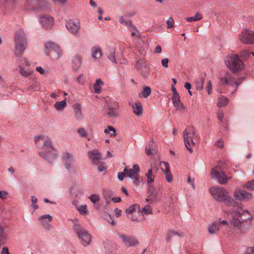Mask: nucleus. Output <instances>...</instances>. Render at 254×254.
Returning <instances> with one entry per match:
<instances>
[{
    "label": "nucleus",
    "mask_w": 254,
    "mask_h": 254,
    "mask_svg": "<svg viewBox=\"0 0 254 254\" xmlns=\"http://www.w3.org/2000/svg\"><path fill=\"white\" fill-rule=\"evenodd\" d=\"M227 213L232 215L231 223L235 228L239 230L241 233H245L248 230L252 218L249 211L237 208L236 210L228 211Z\"/></svg>",
    "instance_id": "obj_1"
},
{
    "label": "nucleus",
    "mask_w": 254,
    "mask_h": 254,
    "mask_svg": "<svg viewBox=\"0 0 254 254\" xmlns=\"http://www.w3.org/2000/svg\"><path fill=\"white\" fill-rule=\"evenodd\" d=\"M35 144L42 150L39 152L40 155L50 163H52L57 157L52 141L49 137L45 135H38L34 137Z\"/></svg>",
    "instance_id": "obj_2"
},
{
    "label": "nucleus",
    "mask_w": 254,
    "mask_h": 254,
    "mask_svg": "<svg viewBox=\"0 0 254 254\" xmlns=\"http://www.w3.org/2000/svg\"><path fill=\"white\" fill-rule=\"evenodd\" d=\"M213 198L218 202H222L228 206H235L237 202L232 198L228 191L222 187H212L209 189Z\"/></svg>",
    "instance_id": "obj_3"
},
{
    "label": "nucleus",
    "mask_w": 254,
    "mask_h": 254,
    "mask_svg": "<svg viewBox=\"0 0 254 254\" xmlns=\"http://www.w3.org/2000/svg\"><path fill=\"white\" fill-rule=\"evenodd\" d=\"M26 35L22 30L17 31L15 36V54L21 55L27 46Z\"/></svg>",
    "instance_id": "obj_4"
},
{
    "label": "nucleus",
    "mask_w": 254,
    "mask_h": 254,
    "mask_svg": "<svg viewBox=\"0 0 254 254\" xmlns=\"http://www.w3.org/2000/svg\"><path fill=\"white\" fill-rule=\"evenodd\" d=\"M103 197L105 200L106 205L103 207V210L101 212V216L102 219L110 222L111 219V215L109 213L110 207L108 206L111 202V190L109 188H105L103 189Z\"/></svg>",
    "instance_id": "obj_5"
},
{
    "label": "nucleus",
    "mask_w": 254,
    "mask_h": 254,
    "mask_svg": "<svg viewBox=\"0 0 254 254\" xmlns=\"http://www.w3.org/2000/svg\"><path fill=\"white\" fill-rule=\"evenodd\" d=\"M73 230L83 246L86 247L90 244L91 240V235L83 227L79 224H75L73 226Z\"/></svg>",
    "instance_id": "obj_6"
},
{
    "label": "nucleus",
    "mask_w": 254,
    "mask_h": 254,
    "mask_svg": "<svg viewBox=\"0 0 254 254\" xmlns=\"http://www.w3.org/2000/svg\"><path fill=\"white\" fill-rule=\"evenodd\" d=\"M225 63L233 73L240 71L244 68L243 63L238 58L237 55L227 57Z\"/></svg>",
    "instance_id": "obj_7"
},
{
    "label": "nucleus",
    "mask_w": 254,
    "mask_h": 254,
    "mask_svg": "<svg viewBox=\"0 0 254 254\" xmlns=\"http://www.w3.org/2000/svg\"><path fill=\"white\" fill-rule=\"evenodd\" d=\"M195 133V132L194 128L190 127H187L184 131L183 136L185 145L190 153H192L193 150L192 148L195 145L193 141V137Z\"/></svg>",
    "instance_id": "obj_8"
},
{
    "label": "nucleus",
    "mask_w": 254,
    "mask_h": 254,
    "mask_svg": "<svg viewBox=\"0 0 254 254\" xmlns=\"http://www.w3.org/2000/svg\"><path fill=\"white\" fill-rule=\"evenodd\" d=\"M124 171L126 172V177L131 179L135 185L139 186L142 182V178L138 174L140 169L137 164L133 165V169L125 168Z\"/></svg>",
    "instance_id": "obj_9"
},
{
    "label": "nucleus",
    "mask_w": 254,
    "mask_h": 254,
    "mask_svg": "<svg viewBox=\"0 0 254 254\" xmlns=\"http://www.w3.org/2000/svg\"><path fill=\"white\" fill-rule=\"evenodd\" d=\"M45 52L47 56L51 55L55 59H59L62 55V51L59 46L51 42L45 44Z\"/></svg>",
    "instance_id": "obj_10"
},
{
    "label": "nucleus",
    "mask_w": 254,
    "mask_h": 254,
    "mask_svg": "<svg viewBox=\"0 0 254 254\" xmlns=\"http://www.w3.org/2000/svg\"><path fill=\"white\" fill-rule=\"evenodd\" d=\"M240 40L246 44H254V32L252 30L243 29L239 35Z\"/></svg>",
    "instance_id": "obj_11"
},
{
    "label": "nucleus",
    "mask_w": 254,
    "mask_h": 254,
    "mask_svg": "<svg viewBox=\"0 0 254 254\" xmlns=\"http://www.w3.org/2000/svg\"><path fill=\"white\" fill-rule=\"evenodd\" d=\"M62 160L65 169L69 173L74 171L73 163L75 160L72 154L69 152H66L62 156Z\"/></svg>",
    "instance_id": "obj_12"
},
{
    "label": "nucleus",
    "mask_w": 254,
    "mask_h": 254,
    "mask_svg": "<svg viewBox=\"0 0 254 254\" xmlns=\"http://www.w3.org/2000/svg\"><path fill=\"white\" fill-rule=\"evenodd\" d=\"M25 6L26 9H31L35 11H43L47 8L46 2L45 1H42L39 3L33 2L32 0H27Z\"/></svg>",
    "instance_id": "obj_13"
},
{
    "label": "nucleus",
    "mask_w": 254,
    "mask_h": 254,
    "mask_svg": "<svg viewBox=\"0 0 254 254\" xmlns=\"http://www.w3.org/2000/svg\"><path fill=\"white\" fill-rule=\"evenodd\" d=\"M212 177L215 178L219 183L222 185H225L228 183V181L231 177H227L226 174L221 171H216L213 169L211 172Z\"/></svg>",
    "instance_id": "obj_14"
},
{
    "label": "nucleus",
    "mask_w": 254,
    "mask_h": 254,
    "mask_svg": "<svg viewBox=\"0 0 254 254\" xmlns=\"http://www.w3.org/2000/svg\"><path fill=\"white\" fill-rule=\"evenodd\" d=\"M118 235L122 239L123 243L127 247H134L139 244L138 241L134 236H126L119 233Z\"/></svg>",
    "instance_id": "obj_15"
},
{
    "label": "nucleus",
    "mask_w": 254,
    "mask_h": 254,
    "mask_svg": "<svg viewBox=\"0 0 254 254\" xmlns=\"http://www.w3.org/2000/svg\"><path fill=\"white\" fill-rule=\"evenodd\" d=\"M67 29L72 34H76L78 33L79 27L80 23L79 21L69 20L65 24Z\"/></svg>",
    "instance_id": "obj_16"
},
{
    "label": "nucleus",
    "mask_w": 254,
    "mask_h": 254,
    "mask_svg": "<svg viewBox=\"0 0 254 254\" xmlns=\"http://www.w3.org/2000/svg\"><path fill=\"white\" fill-rule=\"evenodd\" d=\"M53 21V18L49 15H43L40 17V22L42 27L46 29L52 28Z\"/></svg>",
    "instance_id": "obj_17"
},
{
    "label": "nucleus",
    "mask_w": 254,
    "mask_h": 254,
    "mask_svg": "<svg viewBox=\"0 0 254 254\" xmlns=\"http://www.w3.org/2000/svg\"><path fill=\"white\" fill-rule=\"evenodd\" d=\"M89 158L93 164H98L102 160V155L98 150H93L88 152Z\"/></svg>",
    "instance_id": "obj_18"
},
{
    "label": "nucleus",
    "mask_w": 254,
    "mask_h": 254,
    "mask_svg": "<svg viewBox=\"0 0 254 254\" xmlns=\"http://www.w3.org/2000/svg\"><path fill=\"white\" fill-rule=\"evenodd\" d=\"M160 163L161 164L163 165V166H161V169L165 176L166 181L169 183L171 182L172 181L173 178L172 174L170 171L169 163L164 161L161 162Z\"/></svg>",
    "instance_id": "obj_19"
},
{
    "label": "nucleus",
    "mask_w": 254,
    "mask_h": 254,
    "mask_svg": "<svg viewBox=\"0 0 254 254\" xmlns=\"http://www.w3.org/2000/svg\"><path fill=\"white\" fill-rule=\"evenodd\" d=\"M148 196L146 198V201H150L151 203L155 202L157 197V192L155 188L152 185L148 186Z\"/></svg>",
    "instance_id": "obj_20"
},
{
    "label": "nucleus",
    "mask_w": 254,
    "mask_h": 254,
    "mask_svg": "<svg viewBox=\"0 0 254 254\" xmlns=\"http://www.w3.org/2000/svg\"><path fill=\"white\" fill-rule=\"evenodd\" d=\"M41 221L42 226L46 229L49 230L50 228V223L52 220V217L50 214L42 215L38 218Z\"/></svg>",
    "instance_id": "obj_21"
},
{
    "label": "nucleus",
    "mask_w": 254,
    "mask_h": 254,
    "mask_svg": "<svg viewBox=\"0 0 254 254\" xmlns=\"http://www.w3.org/2000/svg\"><path fill=\"white\" fill-rule=\"evenodd\" d=\"M208 231L210 235H217L220 230V223L214 221L208 226Z\"/></svg>",
    "instance_id": "obj_22"
},
{
    "label": "nucleus",
    "mask_w": 254,
    "mask_h": 254,
    "mask_svg": "<svg viewBox=\"0 0 254 254\" xmlns=\"http://www.w3.org/2000/svg\"><path fill=\"white\" fill-rule=\"evenodd\" d=\"M173 104L176 110L179 111L185 110V107L180 101V96L179 95L172 96Z\"/></svg>",
    "instance_id": "obj_23"
},
{
    "label": "nucleus",
    "mask_w": 254,
    "mask_h": 254,
    "mask_svg": "<svg viewBox=\"0 0 254 254\" xmlns=\"http://www.w3.org/2000/svg\"><path fill=\"white\" fill-rule=\"evenodd\" d=\"M235 81V78L230 73H227L225 76L222 77L220 79V83L221 84H232Z\"/></svg>",
    "instance_id": "obj_24"
},
{
    "label": "nucleus",
    "mask_w": 254,
    "mask_h": 254,
    "mask_svg": "<svg viewBox=\"0 0 254 254\" xmlns=\"http://www.w3.org/2000/svg\"><path fill=\"white\" fill-rule=\"evenodd\" d=\"M8 234L7 228L2 225H0V244L1 245H4L7 240Z\"/></svg>",
    "instance_id": "obj_25"
},
{
    "label": "nucleus",
    "mask_w": 254,
    "mask_h": 254,
    "mask_svg": "<svg viewBox=\"0 0 254 254\" xmlns=\"http://www.w3.org/2000/svg\"><path fill=\"white\" fill-rule=\"evenodd\" d=\"M145 153L148 156L154 155V154L156 153V151L155 149V146L154 145L153 139L149 141L148 142L147 145L146 146Z\"/></svg>",
    "instance_id": "obj_26"
},
{
    "label": "nucleus",
    "mask_w": 254,
    "mask_h": 254,
    "mask_svg": "<svg viewBox=\"0 0 254 254\" xmlns=\"http://www.w3.org/2000/svg\"><path fill=\"white\" fill-rule=\"evenodd\" d=\"M154 171V174L157 171V168L153 167L149 169L147 172L145 174V176L147 178V181L148 184H151L154 182V175L153 174V171Z\"/></svg>",
    "instance_id": "obj_27"
},
{
    "label": "nucleus",
    "mask_w": 254,
    "mask_h": 254,
    "mask_svg": "<svg viewBox=\"0 0 254 254\" xmlns=\"http://www.w3.org/2000/svg\"><path fill=\"white\" fill-rule=\"evenodd\" d=\"M0 3L8 9H14L16 7V0H0Z\"/></svg>",
    "instance_id": "obj_28"
},
{
    "label": "nucleus",
    "mask_w": 254,
    "mask_h": 254,
    "mask_svg": "<svg viewBox=\"0 0 254 254\" xmlns=\"http://www.w3.org/2000/svg\"><path fill=\"white\" fill-rule=\"evenodd\" d=\"M74 110V116L78 121H81L82 119V113L81 112V106L79 104H75L73 106Z\"/></svg>",
    "instance_id": "obj_29"
},
{
    "label": "nucleus",
    "mask_w": 254,
    "mask_h": 254,
    "mask_svg": "<svg viewBox=\"0 0 254 254\" xmlns=\"http://www.w3.org/2000/svg\"><path fill=\"white\" fill-rule=\"evenodd\" d=\"M115 137V140L112 142L115 146L118 148L120 143L122 139V136L116 133V129L112 127V138Z\"/></svg>",
    "instance_id": "obj_30"
},
{
    "label": "nucleus",
    "mask_w": 254,
    "mask_h": 254,
    "mask_svg": "<svg viewBox=\"0 0 254 254\" xmlns=\"http://www.w3.org/2000/svg\"><path fill=\"white\" fill-rule=\"evenodd\" d=\"M133 113L136 116H140L143 114V107L141 104L138 102L132 105Z\"/></svg>",
    "instance_id": "obj_31"
},
{
    "label": "nucleus",
    "mask_w": 254,
    "mask_h": 254,
    "mask_svg": "<svg viewBox=\"0 0 254 254\" xmlns=\"http://www.w3.org/2000/svg\"><path fill=\"white\" fill-rule=\"evenodd\" d=\"M90 201L94 204V206L96 209H99L100 205L97 203L100 200V195L97 194H93L89 197Z\"/></svg>",
    "instance_id": "obj_32"
},
{
    "label": "nucleus",
    "mask_w": 254,
    "mask_h": 254,
    "mask_svg": "<svg viewBox=\"0 0 254 254\" xmlns=\"http://www.w3.org/2000/svg\"><path fill=\"white\" fill-rule=\"evenodd\" d=\"M18 67L19 68L20 73L23 76L27 77L31 75L33 73V70H30L29 68L26 69L22 65L19 64Z\"/></svg>",
    "instance_id": "obj_33"
},
{
    "label": "nucleus",
    "mask_w": 254,
    "mask_h": 254,
    "mask_svg": "<svg viewBox=\"0 0 254 254\" xmlns=\"http://www.w3.org/2000/svg\"><path fill=\"white\" fill-rule=\"evenodd\" d=\"M91 52L92 57L94 59H97L101 56V50L98 47H93L91 49Z\"/></svg>",
    "instance_id": "obj_34"
},
{
    "label": "nucleus",
    "mask_w": 254,
    "mask_h": 254,
    "mask_svg": "<svg viewBox=\"0 0 254 254\" xmlns=\"http://www.w3.org/2000/svg\"><path fill=\"white\" fill-rule=\"evenodd\" d=\"M151 92V88L149 86H145L141 92L138 94L139 98H146L150 95Z\"/></svg>",
    "instance_id": "obj_35"
},
{
    "label": "nucleus",
    "mask_w": 254,
    "mask_h": 254,
    "mask_svg": "<svg viewBox=\"0 0 254 254\" xmlns=\"http://www.w3.org/2000/svg\"><path fill=\"white\" fill-rule=\"evenodd\" d=\"M103 84V82L102 80L100 78L96 80L95 83L93 85V88L94 92L97 94H99L101 92L102 89V85Z\"/></svg>",
    "instance_id": "obj_36"
},
{
    "label": "nucleus",
    "mask_w": 254,
    "mask_h": 254,
    "mask_svg": "<svg viewBox=\"0 0 254 254\" xmlns=\"http://www.w3.org/2000/svg\"><path fill=\"white\" fill-rule=\"evenodd\" d=\"M146 66H147V65L146 64L145 61L141 58L138 60L135 64V67L137 70L142 69L144 67L146 68Z\"/></svg>",
    "instance_id": "obj_37"
},
{
    "label": "nucleus",
    "mask_w": 254,
    "mask_h": 254,
    "mask_svg": "<svg viewBox=\"0 0 254 254\" xmlns=\"http://www.w3.org/2000/svg\"><path fill=\"white\" fill-rule=\"evenodd\" d=\"M66 106L65 100L62 101L57 102L55 104V107L58 111L63 110Z\"/></svg>",
    "instance_id": "obj_38"
},
{
    "label": "nucleus",
    "mask_w": 254,
    "mask_h": 254,
    "mask_svg": "<svg viewBox=\"0 0 254 254\" xmlns=\"http://www.w3.org/2000/svg\"><path fill=\"white\" fill-rule=\"evenodd\" d=\"M245 192V190H236L234 192L233 196L236 200H243L244 197L243 196Z\"/></svg>",
    "instance_id": "obj_39"
},
{
    "label": "nucleus",
    "mask_w": 254,
    "mask_h": 254,
    "mask_svg": "<svg viewBox=\"0 0 254 254\" xmlns=\"http://www.w3.org/2000/svg\"><path fill=\"white\" fill-rule=\"evenodd\" d=\"M72 62L74 64L73 67L78 69L81 64V59L79 56H76L73 58Z\"/></svg>",
    "instance_id": "obj_40"
},
{
    "label": "nucleus",
    "mask_w": 254,
    "mask_h": 254,
    "mask_svg": "<svg viewBox=\"0 0 254 254\" xmlns=\"http://www.w3.org/2000/svg\"><path fill=\"white\" fill-rule=\"evenodd\" d=\"M70 193L73 197L77 196L79 194L82 193L80 189L78 187H72L70 189Z\"/></svg>",
    "instance_id": "obj_41"
},
{
    "label": "nucleus",
    "mask_w": 254,
    "mask_h": 254,
    "mask_svg": "<svg viewBox=\"0 0 254 254\" xmlns=\"http://www.w3.org/2000/svg\"><path fill=\"white\" fill-rule=\"evenodd\" d=\"M202 16L199 13H196L194 16L192 17H188L186 18V20L188 22H190L192 21H196L201 19Z\"/></svg>",
    "instance_id": "obj_42"
},
{
    "label": "nucleus",
    "mask_w": 254,
    "mask_h": 254,
    "mask_svg": "<svg viewBox=\"0 0 254 254\" xmlns=\"http://www.w3.org/2000/svg\"><path fill=\"white\" fill-rule=\"evenodd\" d=\"M119 21L121 24H123L127 27H129L132 26L131 25V21L129 20V19H128V18H126V17L121 16L120 18Z\"/></svg>",
    "instance_id": "obj_43"
},
{
    "label": "nucleus",
    "mask_w": 254,
    "mask_h": 254,
    "mask_svg": "<svg viewBox=\"0 0 254 254\" xmlns=\"http://www.w3.org/2000/svg\"><path fill=\"white\" fill-rule=\"evenodd\" d=\"M228 99L224 96H221L218 99L217 105L218 107H223L227 105Z\"/></svg>",
    "instance_id": "obj_44"
},
{
    "label": "nucleus",
    "mask_w": 254,
    "mask_h": 254,
    "mask_svg": "<svg viewBox=\"0 0 254 254\" xmlns=\"http://www.w3.org/2000/svg\"><path fill=\"white\" fill-rule=\"evenodd\" d=\"M243 187L249 190H254V180L246 182Z\"/></svg>",
    "instance_id": "obj_45"
},
{
    "label": "nucleus",
    "mask_w": 254,
    "mask_h": 254,
    "mask_svg": "<svg viewBox=\"0 0 254 254\" xmlns=\"http://www.w3.org/2000/svg\"><path fill=\"white\" fill-rule=\"evenodd\" d=\"M250 56V52L247 50H243L240 53V57L243 60H246L249 58Z\"/></svg>",
    "instance_id": "obj_46"
},
{
    "label": "nucleus",
    "mask_w": 254,
    "mask_h": 254,
    "mask_svg": "<svg viewBox=\"0 0 254 254\" xmlns=\"http://www.w3.org/2000/svg\"><path fill=\"white\" fill-rule=\"evenodd\" d=\"M78 211L81 214L87 215L88 213L87 206L86 205H81L77 208Z\"/></svg>",
    "instance_id": "obj_47"
},
{
    "label": "nucleus",
    "mask_w": 254,
    "mask_h": 254,
    "mask_svg": "<svg viewBox=\"0 0 254 254\" xmlns=\"http://www.w3.org/2000/svg\"><path fill=\"white\" fill-rule=\"evenodd\" d=\"M98 166L97 169L98 171L100 172H102L105 171L107 169V166L104 163L100 161L98 164H96Z\"/></svg>",
    "instance_id": "obj_48"
},
{
    "label": "nucleus",
    "mask_w": 254,
    "mask_h": 254,
    "mask_svg": "<svg viewBox=\"0 0 254 254\" xmlns=\"http://www.w3.org/2000/svg\"><path fill=\"white\" fill-rule=\"evenodd\" d=\"M204 78H202L199 80L196 81V89L197 90H201L203 88Z\"/></svg>",
    "instance_id": "obj_49"
},
{
    "label": "nucleus",
    "mask_w": 254,
    "mask_h": 254,
    "mask_svg": "<svg viewBox=\"0 0 254 254\" xmlns=\"http://www.w3.org/2000/svg\"><path fill=\"white\" fill-rule=\"evenodd\" d=\"M179 235L176 231H170L168 233L166 237V241L170 242L173 236Z\"/></svg>",
    "instance_id": "obj_50"
},
{
    "label": "nucleus",
    "mask_w": 254,
    "mask_h": 254,
    "mask_svg": "<svg viewBox=\"0 0 254 254\" xmlns=\"http://www.w3.org/2000/svg\"><path fill=\"white\" fill-rule=\"evenodd\" d=\"M137 206L136 205H132L130 206H129L128 208L126 209V212L127 213V217H129V215L133 213L135 211V206Z\"/></svg>",
    "instance_id": "obj_51"
},
{
    "label": "nucleus",
    "mask_w": 254,
    "mask_h": 254,
    "mask_svg": "<svg viewBox=\"0 0 254 254\" xmlns=\"http://www.w3.org/2000/svg\"><path fill=\"white\" fill-rule=\"evenodd\" d=\"M141 211L143 214L146 215L152 214V208L149 205H147L142 208Z\"/></svg>",
    "instance_id": "obj_52"
},
{
    "label": "nucleus",
    "mask_w": 254,
    "mask_h": 254,
    "mask_svg": "<svg viewBox=\"0 0 254 254\" xmlns=\"http://www.w3.org/2000/svg\"><path fill=\"white\" fill-rule=\"evenodd\" d=\"M29 89L33 90L34 91H39L40 90V85L38 82H35L33 83L29 87Z\"/></svg>",
    "instance_id": "obj_53"
},
{
    "label": "nucleus",
    "mask_w": 254,
    "mask_h": 254,
    "mask_svg": "<svg viewBox=\"0 0 254 254\" xmlns=\"http://www.w3.org/2000/svg\"><path fill=\"white\" fill-rule=\"evenodd\" d=\"M149 67L146 66V68L144 67L142 69L139 70L142 76L146 77L149 75Z\"/></svg>",
    "instance_id": "obj_54"
},
{
    "label": "nucleus",
    "mask_w": 254,
    "mask_h": 254,
    "mask_svg": "<svg viewBox=\"0 0 254 254\" xmlns=\"http://www.w3.org/2000/svg\"><path fill=\"white\" fill-rule=\"evenodd\" d=\"M18 63L19 64H21L23 66L24 65L26 66L30 65V63H29L28 60H27V59L26 58H24L23 59L19 60Z\"/></svg>",
    "instance_id": "obj_55"
},
{
    "label": "nucleus",
    "mask_w": 254,
    "mask_h": 254,
    "mask_svg": "<svg viewBox=\"0 0 254 254\" xmlns=\"http://www.w3.org/2000/svg\"><path fill=\"white\" fill-rule=\"evenodd\" d=\"M243 200H249L252 198V194L250 192L245 191L243 195Z\"/></svg>",
    "instance_id": "obj_56"
},
{
    "label": "nucleus",
    "mask_w": 254,
    "mask_h": 254,
    "mask_svg": "<svg viewBox=\"0 0 254 254\" xmlns=\"http://www.w3.org/2000/svg\"><path fill=\"white\" fill-rule=\"evenodd\" d=\"M174 21L172 17H170L167 21L166 24L168 28H172L174 26Z\"/></svg>",
    "instance_id": "obj_57"
},
{
    "label": "nucleus",
    "mask_w": 254,
    "mask_h": 254,
    "mask_svg": "<svg viewBox=\"0 0 254 254\" xmlns=\"http://www.w3.org/2000/svg\"><path fill=\"white\" fill-rule=\"evenodd\" d=\"M194 179H191L190 176H188V177H187V182L190 184V185H191L192 189L193 190H195V184H194Z\"/></svg>",
    "instance_id": "obj_58"
},
{
    "label": "nucleus",
    "mask_w": 254,
    "mask_h": 254,
    "mask_svg": "<svg viewBox=\"0 0 254 254\" xmlns=\"http://www.w3.org/2000/svg\"><path fill=\"white\" fill-rule=\"evenodd\" d=\"M112 62H114L115 64H117L118 62H119V63L121 64H125L126 63V60L125 59L123 58L122 59L119 60L117 61V60L115 58V56H112Z\"/></svg>",
    "instance_id": "obj_59"
},
{
    "label": "nucleus",
    "mask_w": 254,
    "mask_h": 254,
    "mask_svg": "<svg viewBox=\"0 0 254 254\" xmlns=\"http://www.w3.org/2000/svg\"><path fill=\"white\" fill-rule=\"evenodd\" d=\"M77 132L82 137H85L87 136V132L84 128H79Z\"/></svg>",
    "instance_id": "obj_60"
},
{
    "label": "nucleus",
    "mask_w": 254,
    "mask_h": 254,
    "mask_svg": "<svg viewBox=\"0 0 254 254\" xmlns=\"http://www.w3.org/2000/svg\"><path fill=\"white\" fill-rule=\"evenodd\" d=\"M205 89L208 94H210L211 93L212 84L210 80L208 82L207 85Z\"/></svg>",
    "instance_id": "obj_61"
},
{
    "label": "nucleus",
    "mask_w": 254,
    "mask_h": 254,
    "mask_svg": "<svg viewBox=\"0 0 254 254\" xmlns=\"http://www.w3.org/2000/svg\"><path fill=\"white\" fill-rule=\"evenodd\" d=\"M243 254H254V246L247 248L245 253Z\"/></svg>",
    "instance_id": "obj_62"
},
{
    "label": "nucleus",
    "mask_w": 254,
    "mask_h": 254,
    "mask_svg": "<svg viewBox=\"0 0 254 254\" xmlns=\"http://www.w3.org/2000/svg\"><path fill=\"white\" fill-rule=\"evenodd\" d=\"M168 62H169V60L167 58H165V59H162L161 60L162 65L165 68H168Z\"/></svg>",
    "instance_id": "obj_63"
},
{
    "label": "nucleus",
    "mask_w": 254,
    "mask_h": 254,
    "mask_svg": "<svg viewBox=\"0 0 254 254\" xmlns=\"http://www.w3.org/2000/svg\"><path fill=\"white\" fill-rule=\"evenodd\" d=\"M125 177H126V172H119L118 174V178L120 181H123Z\"/></svg>",
    "instance_id": "obj_64"
}]
</instances>
